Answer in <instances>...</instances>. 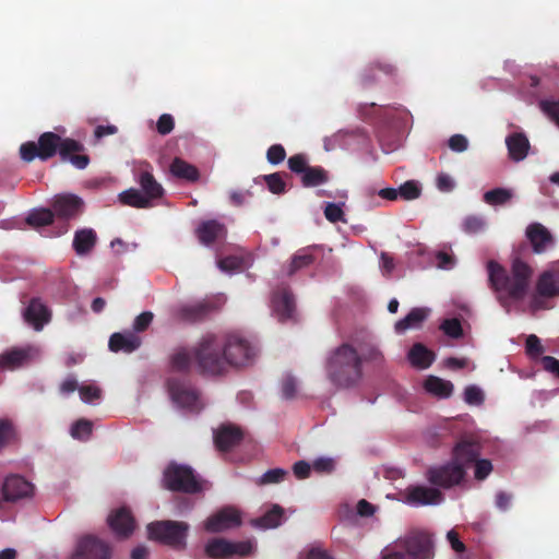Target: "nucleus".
<instances>
[{"mask_svg":"<svg viewBox=\"0 0 559 559\" xmlns=\"http://www.w3.org/2000/svg\"><path fill=\"white\" fill-rule=\"evenodd\" d=\"M235 347L243 349L241 342L234 336H226L222 342L215 334H206L193 346L194 367L203 376H222L230 367L241 366L246 355H236Z\"/></svg>","mask_w":559,"mask_h":559,"instance_id":"obj_1","label":"nucleus"},{"mask_svg":"<svg viewBox=\"0 0 559 559\" xmlns=\"http://www.w3.org/2000/svg\"><path fill=\"white\" fill-rule=\"evenodd\" d=\"M489 287L496 293L497 300L507 311L511 300H522L527 294L533 276L532 266L520 258H514L510 272L491 260L487 263Z\"/></svg>","mask_w":559,"mask_h":559,"instance_id":"obj_2","label":"nucleus"},{"mask_svg":"<svg viewBox=\"0 0 559 559\" xmlns=\"http://www.w3.org/2000/svg\"><path fill=\"white\" fill-rule=\"evenodd\" d=\"M324 367L326 378L337 389L356 388L364 377L358 350L354 344L348 342H344L330 350Z\"/></svg>","mask_w":559,"mask_h":559,"instance_id":"obj_3","label":"nucleus"},{"mask_svg":"<svg viewBox=\"0 0 559 559\" xmlns=\"http://www.w3.org/2000/svg\"><path fill=\"white\" fill-rule=\"evenodd\" d=\"M84 146L79 141L70 138L62 139L55 132H44L39 135L38 142L28 141L20 146V156L31 163L35 158L45 162L59 153L60 157H66L71 151H83Z\"/></svg>","mask_w":559,"mask_h":559,"instance_id":"obj_4","label":"nucleus"},{"mask_svg":"<svg viewBox=\"0 0 559 559\" xmlns=\"http://www.w3.org/2000/svg\"><path fill=\"white\" fill-rule=\"evenodd\" d=\"M147 536L151 540L168 546L175 550L187 548V537L190 525L183 521L160 520L147 525Z\"/></svg>","mask_w":559,"mask_h":559,"instance_id":"obj_5","label":"nucleus"},{"mask_svg":"<svg viewBox=\"0 0 559 559\" xmlns=\"http://www.w3.org/2000/svg\"><path fill=\"white\" fill-rule=\"evenodd\" d=\"M164 488L185 493H198L203 490L202 481L198 479L194 471L183 464L170 462L163 473Z\"/></svg>","mask_w":559,"mask_h":559,"instance_id":"obj_6","label":"nucleus"},{"mask_svg":"<svg viewBox=\"0 0 559 559\" xmlns=\"http://www.w3.org/2000/svg\"><path fill=\"white\" fill-rule=\"evenodd\" d=\"M559 297V269L543 271L535 283L534 292L530 300V309L533 313L548 309V300Z\"/></svg>","mask_w":559,"mask_h":559,"instance_id":"obj_7","label":"nucleus"},{"mask_svg":"<svg viewBox=\"0 0 559 559\" xmlns=\"http://www.w3.org/2000/svg\"><path fill=\"white\" fill-rule=\"evenodd\" d=\"M394 542L409 559H433L435 557V542L427 532L411 531Z\"/></svg>","mask_w":559,"mask_h":559,"instance_id":"obj_8","label":"nucleus"},{"mask_svg":"<svg viewBox=\"0 0 559 559\" xmlns=\"http://www.w3.org/2000/svg\"><path fill=\"white\" fill-rule=\"evenodd\" d=\"M464 466L457 462H447L430 466L426 472V478L435 487L450 489L460 485L465 478Z\"/></svg>","mask_w":559,"mask_h":559,"instance_id":"obj_9","label":"nucleus"},{"mask_svg":"<svg viewBox=\"0 0 559 559\" xmlns=\"http://www.w3.org/2000/svg\"><path fill=\"white\" fill-rule=\"evenodd\" d=\"M167 389L171 401L178 407L197 413L202 408L199 393L187 380L170 377L167 380Z\"/></svg>","mask_w":559,"mask_h":559,"instance_id":"obj_10","label":"nucleus"},{"mask_svg":"<svg viewBox=\"0 0 559 559\" xmlns=\"http://www.w3.org/2000/svg\"><path fill=\"white\" fill-rule=\"evenodd\" d=\"M205 555L211 559H230L234 556L246 557L252 551L250 542H229L225 538H213L204 548Z\"/></svg>","mask_w":559,"mask_h":559,"instance_id":"obj_11","label":"nucleus"},{"mask_svg":"<svg viewBox=\"0 0 559 559\" xmlns=\"http://www.w3.org/2000/svg\"><path fill=\"white\" fill-rule=\"evenodd\" d=\"M51 207L55 216L69 221L78 218L84 212L85 203L76 194L61 193L55 195Z\"/></svg>","mask_w":559,"mask_h":559,"instance_id":"obj_12","label":"nucleus"},{"mask_svg":"<svg viewBox=\"0 0 559 559\" xmlns=\"http://www.w3.org/2000/svg\"><path fill=\"white\" fill-rule=\"evenodd\" d=\"M110 546L93 535H86L78 542L72 559H110Z\"/></svg>","mask_w":559,"mask_h":559,"instance_id":"obj_13","label":"nucleus"},{"mask_svg":"<svg viewBox=\"0 0 559 559\" xmlns=\"http://www.w3.org/2000/svg\"><path fill=\"white\" fill-rule=\"evenodd\" d=\"M272 309L278 321H296L295 298L287 286H281L273 293Z\"/></svg>","mask_w":559,"mask_h":559,"instance_id":"obj_14","label":"nucleus"},{"mask_svg":"<svg viewBox=\"0 0 559 559\" xmlns=\"http://www.w3.org/2000/svg\"><path fill=\"white\" fill-rule=\"evenodd\" d=\"M34 486L21 475H9L2 485V496L5 501L16 502L33 496Z\"/></svg>","mask_w":559,"mask_h":559,"instance_id":"obj_15","label":"nucleus"},{"mask_svg":"<svg viewBox=\"0 0 559 559\" xmlns=\"http://www.w3.org/2000/svg\"><path fill=\"white\" fill-rule=\"evenodd\" d=\"M355 348L358 350L360 366L364 364L372 365L373 367H381L384 362V356L376 342L374 337L367 334L360 340H355Z\"/></svg>","mask_w":559,"mask_h":559,"instance_id":"obj_16","label":"nucleus"},{"mask_svg":"<svg viewBox=\"0 0 559 559\" xmlns=\"http://www.w3.org/2000/svg\"><path fill=\"white\" fill-rule=\"evenodd\" d=\"M241 524L239 512L230 507L223 508L211 515L204 523V528L210 533H219Z\"/></svg>","mask_w":559,"mask_h":559,"instance_id":"obj_17","label":"nucleus"},{"mask_svg":"<svg viewBox=\"0 0 559 559\" xmlns=\"http://www.w3.org/2000/svg\"><path fill=\"white\" fill-rule=\"evenodd\" d=\"M443 501V495L438 488L426 486H409L405 489V502L411 506L438 504Z\"/></svg>","mask_w":559,"mask_h":559,"instance_id":"obj_18","label":"nucleus"},{"mask_svg":"<svg viewBox=\"0 0 559 559\" xmlns=\"http://www.w3.org/2000/svg\"><path fill=\"white\" fill-rule=\"evenodd\" d=\"M23 318L35 331H41L50 322L51 312L40 298L34 297L24 309Z\"/></svg>","mask_w":559,"mask_h":559,"instance_id":"obj_19","label":"nucleus"},{"mask_svg":"<svg viewBox=\"0 0 559 559\" xmlns=\"http://www.w3.org/2000/svg\"><path fill=\"white\" fill-rule=\"evenodd\" d=\"M214 310L215 306L212 302L202 300L179 307L176 317L182 322L198 323L205 320Z\"/></svg>","mask_w":559,"mask_h":559,"instance_id":"obj_20","label":"nucleus"},{"mask_svg":"<svg viewBox=\"0 0 559 559\" xmlns=\"http://www.w3.org/2000/svg\"><path fill=\"white\" fill-rule=\"evenodd\" d=\"M107 522L111 531L119 538H128L135 528L134 519L130 510L124 507L111 512Z\"/></svg>","mask_w":559,"mask_h":559,"instance_id":"obj_21","label":"nucleus"},{"mask_svg":"<svg viewBox=\"0 0 559 559\" xmlns=\"http://www.w3.org/2000/svg\"><path fill=\"white\" fill-rule=\"evenodd\" d=\"M242 430L231 424L222 425L214 431V443L219 451H228L241 442Z\"/></svg>","mask_w":559,"mask_h":559,"instance_id":"obj_22","label":"nucleus"},{"mask_svg":"<svg viewBox=\"0 0 559 559\" xmlns=\"http://www.w3.org/2000/svg\"><path fill=\"white\" fill-rule=\"evenodd\" d=\"M526 237L535 253H543L554 246V238L550 231L539 223H532L527 226Z\"/></svg>","mask_w":559,"mask_h":559,"instance_id":"obj_23","label":"nucleus"},{"mask_svg":"<svg viewBox=\"0 0 559 559\" xmlns=\"http://www.w3.org/2000/svg\"><path fill=\"white\" fill-rule=\"evenodd\" d=\"M197 236L201 243L210 246L216 240L224 239L227 229L224 224L216 219H209L202 222L197 228Z\"/></svg>","mask_w":559,"mask_h":559,"instance_id":"obj_24","label":"nucleus"},{"mask_svg":"<svg viewBox=\"0 0 559 559\" xmlns=\"http://www.w3.org/2000/svg\"><path fill=\"white\" fill-rule=\"evenodd\" d=\"M480 455L479 442L472 439H463L453 449V462L462 466L475 462Z\"/></svg>","mask_w":559,"mask_h":559,"instance_id":"obj_25","label":"nucleus"},{"mask_svg":"<svg viewBox=\"0 0 559 559\" xmlns=\"http://www.w3.org/2000/svg\"><path fill=\"white\" fill-rule=\"evenodd\" d=\"M98 237L93 228H81L74 233L72 247L80 257L90 254L97 243Z\"/></svg>","mask_w":559,"mask_h":559,"instance_id":"obj_26","label":"nucleus"},{"mask_svg":"<svg viewBox=\"0 0 559 559\" xmlns=\"http://www.w3.org/2000/svg\"><path fill=\"white\" fill-rule=\"evenodd\" d=\"M141 346V338L133 332L114 333L108 343V347L114 353H132Z\"/></svg>","mask_w":559,"mask_h":559,"instance_id":"obj_27","label":"nucleus"},{"mask_svg":"<svg viewBox=\"0 0 559 559\" xmlns=\"http://www.w3.org/2000/svg\"><path fill=\"white\" fill-rule=\"evenodd\" d=\"M509 156L514 162L523 160L528 153L530 142L523 133H512L506 139Z\"/></svg>","mask_w":559,"mask_h":559,"instance_id":"obj_28","label":"nucleus"},{"mask_svg":"<svg viewBox=\"0 0 559 559\" xmlns=\"http://www.w3.org/2000/svg\"><path fill=\"white\" fill-rule=\"evenodd\" d=\"M169 364L174 371L189 373L194 366L193 348L191 350L186 347L176 348L169 356Z\"/></svg>","mask_w":559,"mask_h":559,"instance_id":"obj_29","label":"nucleus"},{"mask_svg":"<svg viewBox=\"0 0 559 559\" xmlns=\"http://www.w3.org/2000/svg\"><path fill=\"white\" fill-rule=\"evenodd\" d=\"M138 182L142 193L148 198L150 202L163 197L164 189L150 170H142L139 174Z\"/></svg>","mask_w":559,"mask_h":559,"instance_id":"obj_30","label":"nucleus"},{"mask_svg":"<svg viewBox=\"0 0 559 559\" xmlns=\"http://www.w3.org/2000/svg\"><path fill=\"white\" fill-rule=\"evenodd\" d=\"M408 360L418 369H427L435 360V354L421 343H416L408 352Z\"/></svg>","mask_w":559,"mask_h":559,"instance_id":"obj_31","label":"nucleus"},{"mask_svg":"<svg viewBox=\"0 0 559 559\" xmlns=\"http://www.w3.org/2000/svg\"><path fill=\"white\" fill-rule=\"evenodd\" d=\"M330 180V173L321 166H310L301 176L300 182L305 188H316Z\"/></svg>","mask_w":559,"mask_h":559,"instance_id":"obj_32","label":"nucleus"},{"mask_svg":"<svg viewBox=\"0 0 559 559\" xmlns=\"http://www.w3.org/2000/svg\"><path fill=\"white\" fill-rule=\"evenodd\" d=\"M28 353L22 348H12L0 355V370H14L24 365Z\"/></svg>","mask_w":559,"mask_h":559,"instance_id":"obj_33","label":"nucleus"},{"mask_svg":"<svg viewBox=\"0 0 559 559\" xmlns=\"http://www.w3.org/2000/svg\"><path fill=\"white\" fill-rule=\"evenodd\" d=\"M170 173L175 177L188 180L190 182H195L200 178L198 168L179 157L174 158L171 162Z\"/></svg>","mask_w":559,"mask_h":559,"instance_id":"obj_34","label":"nucleus"},{"mask_svg":"<svg viewBox=\"0 0 559 559\" xmlns=\"http://www.w3.org/2000/svg\"><path fill=\"white\" fill-rule=\"evenodd\" d=\"M427 392L441 397L447 399L453 393V384L449 380L441 379L436 376H429L424 383Z\"/></svg>","mask_w":559,"mask_h":559,"instance_id":"obj_35","label":"nucleus"},{"mask_svg":"<svg viewBox=\"0 0 559 559\" xmlns=\"http://www.w3.org/2000/svg\"><path fill=\"white\" fill-rule=\"evenodd\" d=\"M119 201L121 204L135 207V209H148L153 204L150 202L148 198L145 197L142 191L130 188L128 190L122 191L119 194Z\"/></svg>","mask_w":559,"mask_h":559,"instance_id":"obj_36","label":"nucleus"},{"mask_svg":"<svg viewBox=\"0 0 559 559\" xmlns=\"http://www.w3.org/2000/svg\"><path fill=\"white\" fill-rule=\"evenodd\" d=\"M427 316V309L413 308L405 318L399 320L395 323V331L397 333H404L406 330L411 328H417L421 324V322H424Z\"/></svg>","mask_w":559,"mask_h":559,"instance_id":"obj_37","label":"nucleus"},{"mask_svg":"<svg viewBox=\"0 0 559 559\" xmlns=\"http://www.w3.org/2000/svg\"><path fill=\"white\" fill-rule=\"evenodd\" d=\"M20 441L19 431L13 424V421L9 418L0 419V452L11 445L15 444Z\"/></svg>","mask_w":559,"mask_h":559,"instance_id":"obj_38","label":"nucleus"},{"mask_svg":"<svg viewBox=\"0 0 559 559\" xmlns=\"http://www.w3.org/2000/svg\"><path fill=\"white\" fill-rule=\"evenodd\" d=\"M284 516V509L278 504H274L267 512L262 516L253 521L254 526L261 528H275L277 527Z\"/></svg>","mask_w":559,"mask_h":559,"instance_id":"obj_39","label":"nucleus"},{"mask_svg":"<svg viewBox=\"0 0 559 559\" xmlns=\"http://www.w3.org/2000/svg\"><path fill=\"white\" fill-rule=\"evenodd\" d=\"M316 258L311 252L310 248H302L298 250L292 258L289 263L287 274L289 276L294 275L301 269L308 267L314 262Z\"/></svg>","mask_w":559,"mask_h":559,"instance_id":"obj_40","label":"nucleus"},{"mask_svg":"<svg viewBox=\"0 0 559 559\" xmlns=\"http://www.w3.org/2000/svg\"><path fill=\"white\" fill-rule=\"evenodd\" d=\"M513 192L507 188H495L484 193V201L492 206L504 205L511 201Z\"/></svg>","mask_w":559,"mask_h":559,"instance_id":"obj_41","label":"nucleus"},{"mask_svg":"<svg viewBox=\"0 0 559 559\" xmlns=\"http://www.w3.org/2000/svg\"><path fill=\"white\" fill-rule=\"evenodd\" d=\"M53 212L49 209H38L32 211L26 217V223L33 227L48 226L53 223Z\"/></svg>","mask_w":559,"mask_h":559,"instance_id":"obj_42","label":"nucleus"},{"mask_svg":"<svg viewBox=\"0 0 559 559\" xmlns=\"http://www.w3.org/2000/svg\"><path fill=\"white\" fill-rule=\"evenodd\" d=\"M227 336H234V337H237L241 344L243 345V349L240 348V347H235L234 348V353H236V355H242L245 354L247 357H246V361L240 366V367H245V366H248L250 365L255 355H257V349L253 345H251V343L245 338L243 336H241L240 334H237V333H231V334H228Z\"/></svg>","mask_w":559,"mask_h":559,"instance_id":"obj_43","label":"nucleus"},{"mask_svg":"<svg viewBox=\"0 0 559 559\" xmlns=\"http://www.w3.org/2000/svg\"><path fill=\"white\" fill-rule=\"evenodd\" d=\"M284 176H287L286 174L281 173H274L270 175L264 176V181L267 186V189L270 192L274 194H283L286 192V182L284 180Z\"/></svg>","mask_w":559,"mask_h":559,"instance_id":"obj_44","label":"nucleus"},{"mask_svg":"<svg viewBox=\"0 0 559 559\" xmlns=\"http://www.w3.org/2000/svg\"><path fill=\"white\" fill-rule=\"evenodd\" d=\"M93 430V424L87 419H79L71 427V436L74 439L85 441L87 440Z\"/></svg>","mask_w":559,"mask_h":559,"instance_id":"obj_45","label":"nucleus"},{"mask_svg":"<svg viewBox=\"0 0 559 559\" xmlns=\"http://www.w3.org/2000/svg\"><path fill=\"white\" fill-rule=\"evenodd\" d=\"M421 189L419 185L414 180L405 181L399 188V197L403 200L412 201L420 197Z\"/></svg>","mask_w":559,"mask_h":559,"instance_id":"obj_46","label":"nucleus"},{"mask_svg":"<svg viewBox=\"0 0 559 559\" xmlns=\"http://www.w3.org/2000/svg\"><path fill=\"white\" fill-rule=\"evenodd\" d=\"M440 329L447 336L451 338H460L463 336V328L461 321L456 318L443 320Z\"/></svg>","mask_w":559,"mask_h":559,"instance_id":"obj_47","label":"nucleus"},{"mask_svg":"<svg viewBox=\"0 0 559 559\" xmlns=\"http://www.w3.org/2000/svg\"><path fill=\"white\" fill-rule=\"evenodd\" d=\"M288 472L284 468H272L266 471L260 478V485L278 484L285 479Z\"/></svg>","mask_w":559,"mask_h":559,"instance_id":"obj_48","label":"nucleus"},{"mask_svg":"<svg viewBox=\"0 0 559 559\" xmlns=\"http://www.w3.org/2000/svg\"><path fill=\"white\" fill-rule=\"evenodd\" d=\"M288 168L292 173L301 176L309 167L304 154H295L288 158Z\"/></svg>","mask_w":559,"mask_h":559,"instance_id":"obj_49","label":"nucleus"},{"mask_svg":"<svg viewBox=\"0 0 559 559\" xmlns=\"http://www.w3.org/2000/svg\"><path fill=\"white\" fill-rule=\"evenodd\" d=\"M324 216L330 223L345 222L344 212L341 204L326 203L324 206Z\"/></svg>","mask_w":559,"mask_h":559,"instance_id":"obj_50","label":"nucleus"},{"mask_svg":"<svg viewBox=\"0 0 559 559\" xmlns=\"http://www.w3.org/2000/svg\"><path fill=\"white\" fill-rule=\"evenodd\" d=\"M540 109L559 127V99L540 102Z\"/></svg>","mask_w":559,"mask_h":559,"instance_id":"obj_51","label":"nucleus"},{"mask_svg":"<svg viewBox=\"0 0 559 559\" xmlns=\"http://www.w3.org/2000/svg\"><path fill=\"white\" fill-rule=\"evenodd\" d=\"M81 151H71L66 157H60L63 162H70L78 169H85L90 164V157L80 154Z\"/></svg>","mask_w":559,"mask_h":559,"instance_id":"obj_52","label":"nucleus"},{"mask_svg":"<svg viewBox=\"0 0 559 559\" xmlns=\"http://www.w3.org/2000/svg\"><path fill=\"white\" fill-rule=\"evenodd\" d=\"M282 397L285 400H293L297 394V382L292 376H287L282 380L281 384Z\"/></svg>","mask_w":559,"mask_h":559,"instance_id":"obj_53","label":"nucleus"},{"mask_svg":"<svg viewBox=\"0 0 559 559\" xmlns=\"http://www.w3.org/2000/svg\"><path fill=\"white\" fill-rule=\"evenodd\" d=\"M286 157V151L281 144H273L267 148L266 158L272 165L282 163Z\"/></svg>","mask_w":559,"mask_h":559,"instance_id":"obj_54","label":"nucleus"},{"mask_svg":"<svg viewBox=\"0 0 559 559\" xmlns=\"http://www.w3.org/2000/svg\"><path fill=\"white\" fill-rule=\"evenodd\" d=\"M175 128V120L174 117L169 114H163L156 123L157 132L160 135H167L169 134Z\"/></svg>","mask_w":559,"mask_h":559,"instance_id":"obj_55","label":"nucleus"},{"mask_svg":"<svg viewBox=\"0 0 559 559\" xmlns=\"http://www.w3.org/2000/svg\"><path fill=\"white\" fill-rule=\"evenodd\" d=\"M492 471V464L489 460H476L475 461V478L477 480L486 479Z\"/></svg>","mask_w":559,"mask_h":559,"instance_id":"obj_56","label":"nucleus"},{"mask_svg":"<svg viewBox=\"0 0 559 559\" xmlns=\"http://www.w3.org/2000/svg\"><path fill=\"white\" fill-rule=\"evenodd\" d=\"M525 348L526 353L532 357H537L544 353V347L540 343V340L534 334L527 336Z\"/></svg>","mask_w":559,"mask_h":559,"instance_id":"obj_57","label":"nucleus"},{"mask_svg":"<svg viewBox=\"0 0 559 559\" xmlns=\"http://www.w3.org/2000/svg\"><path fill=\"white\" fill-rule=\"evenodd\" d=\"M312 468L314 472L320 474H330L335 468V463L333 459L330 457H319L313 461Z\"/></svg>","mask_w":559,"mask_h":559,"instance_id":"obj_58","label":"nucleus"},{"mask_svg":"<svg viewBox=\"0 0 559 559\" xmlns=\"http://www.w3.org/2000/svg\"><path fill=\"white\" fill-rule=\"evenodd\" d=\"M154 319V314L151 311H144L140 313L133 322V330L135 332H144Z\"/></svg>","mask_w":559,"mask_h":559,"instance_id":"obj_59","label":"nucleus"},{"mask_svg":"<svg viewBox=\"0 0 559 559\" xmlns=\"http://www.w3.org/2000/svg\"><path fill=\"white\" fill-rule=\"evenodd\" d=\"M465 402L468 404H481L484 401V394L476 385H468L464 391Z\"/></svg>","mask_w":559,"mask_h":559,"instance_id":"obj_60","label":"nucleus"},{"mask_svg":"<svg viewBox=\"0 0 559 559\" xmlns=\"http://www.w3.org/2000/svg\"><path fill=\"white\" fill-rule=\"evenodd\" d=\"M484 219L477 216H468L463 223L464 230L468 234H477L484 228Z\"/></svg>","mask_w":559,"mask_h":559,"instance_id":"obj_61","label":"nucleus"},{"mask_svg":"<svg viewBox=\"0 0 559 559\" xmlns=\"http://www.w3.org/2000/svg\"><path fill=\"white\" fill-rule=\"evenodd\" d=\"M80 397L83 402L90 403L100 396V390L95 385H82L79 388Z\"/></svg>","mask_w":559,"mask_h":559,"instance_id":"obj_62","label":"nucleus"},{"mask_svg":"<svg viewBox=\"0 0 559 559\" xmlns=\"http://www.w3.org/2000/svg\"><path fill=\"white\" fill-rule=\"evenodd\" d=\"M381 559H406V557L403 550L393 542L382 550Z\"/></svg>","mask_w":559,"mask_h":559,"instance_id":"obj_63","label":"nucleus"},{"mask_svg":"<svg viewBox=\"0 0 559 559\" xmlns=\"http://www.w3.org/2000/svg\"><path fill=\"white\" fill-rule=\"evenodd\" d=\"M377 82V70L370 63L360 74V83L364 87H370Z\"/></svg>","mask_w":559,"mask_h":559,"instance_id":"obj_64","label":"nucleus"}]
</instances>
